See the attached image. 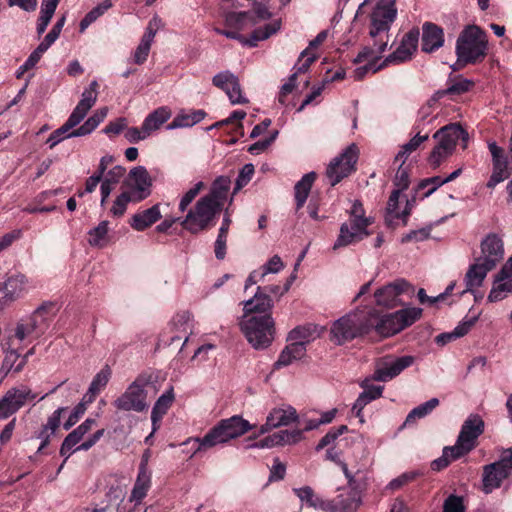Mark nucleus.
Listing matches in <instances>:
<instances>
[{"instance_id":"f257e3e1","label":"nucleus","mask_w":512,"mask_h":512,"mask_svg":"<svg viewBox=\"0 0 512 512\" xmlns=\"http://www.w3.org/2000/svg\"><path fill=\"white\" fill-rule=\"evenodd\" d=\"M396 0H380L370 15L369 36L372 43L363 47L357 61L380 58L389 43V30L394 22L397 9Z\"/></svg>"},{"instance_id":"f03ea898","label":"nucleus","mask_w":512,"mask_h":512,"mask_svg":"<svg viewBox=\"0 0 512 512\" xmlns=\"http://www.w3.org/2000/svg\"><path fill=\"white\" fill-rule=\"evenodd\" d=\"M252 429L249 422L240 416H232L221 420L204 437L189 438L184 444L193 443L195 446L193 455L210 449L218 444H224L231 439L237 438Z\"/></svg>"},{"instance_id":"7ed1b4c3","label":"nucleus","mask_w":512,"mask_h":512,"mask_svg":"<svg viewBox=\"0 0 512 512\" xmlns=\"http://www.w3.org/2000/svg\"><path fill=\"white\" fill-rule=\"evenodd\" d=\"M372 326L369 311L350 312L333 322L330 329L331 341L342 345L366 334Z\"/></svg>"},{"instance_id":"20e7f679","label":"nucleus","mask_w":512,"mask_h":512,"mask_svg":"<svg viewBox=\"0 0 512 512\" xmlns=\"http://www.w3.org/2000/svg\"><path fill=\"white\" fill-rule=\"evenodd\" d=\"M487 46L486 33L476 25L467 26L456 42L458 62L463 64L481 62L487 54Z\"/></svg>"},{"instance_id":"39448f33","label":"nucleus","mask_w":512,"mask_h":512,"mask_svg":"<svg viewBox=\"0 0 512 512\" xmlns=\"http://www.w3.org/2000/svg\"><path fill=\"white\" fill-rule=\"evenodd\" d=\"M240 329L255 349L267 348L274 339V320L271 314L243 315Z\"/></svg>"},{"instance_id":"423d86ee","label":"nucleus","mask_w":512,"mask_h":512,"mask_svg":"<svg viewBox=\"0 0 512 512\" xmlns=\"http://www.w3.org/2000/svg\"><path fill=\"white\" fill-rule=\"evenodd\" d=\"M371 223V219L365 216L362 203L357 200L354 201L349 220L341 225L333 249L346 247L367 237L369 235L367 228Z\"/></svg>"},{"instance_id":"0eeeda50","label":"nucleus","mask_w":512,"mask_h":512,"mask_svg":"<svg viewBox=\"0 0 512 512\" xmlns=\"http://www.w3.org/2000/svg\"><path fill=\"white\" fill-rule=\"evenodd\" d=\"M180 225L191 234H198L210 229L215 224V217L220 212L209 198L201 197L195 205L186 210Z\"/></svg>"},{"instance_id":"6e6552de","label":"nucleus","mask_w":512,"mask_h":512,"mask_svg":"<svg viewBox=\"0 0 512 512\" xmlns=\"http://www.w3.org/2000/svg\"><path fill=\"white\" fill-rule=\"evenodd\" d=\"M358 157V147L351 144L329 163L326 169V177L331 186H335L356 170Z\"/></svg>"},{"instance_id":"1a4fd4ad","label":"nucleus","mask_w":512,"mask_h":512,"mask_svg":"<svg viewBox=\"0 0 512 512\" xmlns=\"http://www.w3.org/2000/svg\"><path fill=\"white\" fill-rule=\"evenodd\" d=\"M48 308V305H41L30 315L21 318L16 323L14 337L19 341L40 337L47 328L46 313Z\"/></svg>"},{"instance_id":"9d476101","label":"nucleus","mask_w":512,"mask_h":512,"mask_svg":"<svg viewBox=\"0 0 512 512\" xmlns=\"http://www.w3.org/2000/svg\"><path fill=\"white\" fill-rule=\"evenodd\" d=\"M145 380L143 378L136 379L131 383L125 392L119 396L113 405L118 410L143 412L148 408L145 392Z\"/></svg>"},{"instance_id":"9b49d317","label":"nucleus","mask_w":512,"mask_h":512,"mask_svg":"<svg viewBox=\"0 0 512 512\" xmlns=\"http://www.w3.org/2000/svg\"><path fill=\"white\" fill-rule=\"evenodd\" d=\"M414 362L415 357L411 355L383 357L376 362L372 379L380 382L390 381L412 366Z\"/></svg>"},{"instance_id":"f8f14e48","label":"nucleus","mask_w":512,"mask_h":512,"mask_svg":"<svg viewBox=\"0 0 512 512\" xmlns=\"http://www.w3.org/2000/svg\"><path fill=\"white\" fill-rule=\"evenodd\" d=\"M36 397L37 394L26 385L10 388L0 399V420L9 418Z\"/></svg>"},{"instance_id":"ddd939ff","label":"nucleus","mask_w":512,"mask_h":512,"mask_svg":"<svg viewBox=\"0 0 512 512\" xmlns=\"http://www.w3.org/2000/svg\"><path fill=\"white\" fill-rule=\"evenodd\" d=\"M512 295V256L494 275L487 295L488 303H498Z\"/></svg>"},{"instance_id":"4468645a","label":"nucleus","mask_w":512,"mask_h":512,"mask_svg":"<svg viewBox=\"0 0 512 512\" xmlns=\"http://www.w3.org/2000/svg\"><path fill=\"white\" fill-rule=\"evenodd\" d=\"M506 467V461L499 459L493 463L484 465L482 468L481 490L484 494H491L499 489L503 482L510 476Z\"/></svg>"},{"instance_id":"2eb2a0df","label":"nucleus","mask_w":512,"mask_h":512,"mask_svg":"<svg viewBox=\"0 0 512 512\" xmlns=\"http://www.w3.org/2000/svg\"><path fill=\"white\" fill-rule=\"evenodd\" d=\"M281 26V22L279 20H275L266 24L264 27H259L255 29L250 38H245L236 30H227V29H219L216 28V33L223 35L230 39H235L240 41L244 45H248L250 47H254L257 45L259 41H263L268 39L270 36L275 34Z\"/></svg>"},{"instance_id":"dca6fc26","label":"nucleus","mask_w":512,"mask_h":512,"mask_svg":"<svg viewBox=\"0 0 512 512\" xmlns=\"http://www.w3.org/2000/svg\"><path fill=\"white\" fill-rule=\"evenodd\" d=\"M32 288L31 282L23 274H15L0 283V303L12 302Z\"/></svg>"},{"instance_id":"f3484780","label":"nucleus","mask_w":512,"mask_h":512,"mask_svg":"<svg viewBox=\"0 0 512 512\" xmlns=\"http://www.w3.org/2000/svg\"><path fill=\"white\" fill-rule=\"evenodd\" d=\"M433 138L438 141L436 146L453 153L459 140H462L463 148L467 147L469 136L459 124H449L436 131Z\"/></svg>"},{"instance_id":"a211bd4d","label":"nucleus","mask_w":512,"mask_h":512,"mask_svg":"<svg viewBox=\"0 0 512 512\" xmlns=\"http://www.w3.org/2000/svg\"><path fill=\"white\" fill-rule=\"evenodd\" d=\"M433 138L438 141L436 146L453 153L459 140H462L463 148L467 147L469 136L459 124H449L436 131Z\"/></svg>"},{"instance_id":"6ab92c4d","label":"nucleus","mask_w":512,"mask_h":512,"mask_svg":"<svg viewBox=\"0 0 512 512\" xmlns=\"http://www.w3.org/2000/svg\"><path fill=\"white\" fill-rule=\"evenodd\" d=\"M433 138L438 141L436 146L453 153L459 140H462L463 148L467 147L469 136L459 124H449L436 131Z\"/></svg>"},{"instance_id":"aec40b11","label":"nucleus","mask_w":512,"mask_h":512,"mask_svg":"<svg viewBox=\"0 0 512 512\" xmlns=\"http://www.w3.org/2000/svg\"><path fill=\"white\" fill-rule=\"evenodd\" d=\"M481 254L478 260L496 268L504 257V245L501 237L495 233L488 234L480 244Z\"/></svg>"},{"instance_id":"412c9836","label":"nucleus","mask_w":512,"mask_h":512,"mask_svg":"<svg viewBox=\"0 0 512 512\" xmlns=\"http://www.w3.org/2000/svg\"><path fill=\"white\" fill-rule=\"evenodd\" d=\"M127 185L136 201L146 199L151 193L150 187L152 185L147 169L143 166H137L131 169L128 174Z\"/></svg>"},{"instance_id":"4be33fe9","label":"nucleus","mask_w":512,"mask_h":512,"mask_svg":"<svg viewBox=\"0 0 512 512\" xmlns=\"http://www.w3.org/2000/svg\"><path fill=\"white\" fill-rule=\"evenodd\" d=\"M494 269L495 268L491 267L490 264L488 265L475 258L464 275L463 281L465 289L460 292V295L462 296L467 292H473L474 290L481 288L488 273Z\"/></svg>"},{"instance_id":"5701e85b","label":"nucleus","mask_w":512,"mask_h":512,"mask_svg":"<svg viewBox=\"0 0 512 512\" xmlns=\"http://www.w3.org/2000/svg\"><path fill=\"white\" fill-rule=\"evenodd\" d=\"M410 289V284L404 279L385 285L375 292V299L378 305L395 307L399 303V296Z\"/></svg>"},{"instance_id":"b1692460","label":"nucleus","mask_w":512,"mask_h":512,"mask_svg":"<svg viewBox=\"0 0 512 512\" xmlns=\"http://www.w3.org/2000/svg\"><path fill=\"white\" fill-rule=\"evenodd\" d=\"M419 35L418 29H412L406 33L397 49L384 60L386 65L389 63H401L411 59L417 49Z\"/></svg>"},{"instance_id":"393cba45","label":"nucleus","mask_w":512,"mask_h":512,"mask_svg":"<svg viewBox=\"0 0 512 512\" xmlns=\"http://www.w3.org/2000/svg\"><path fill=\"white\" fill-rule=\"evenodd\" d=\"M488 148L492 155L493 171L487 182V187L494 188L508 177V162L504 155V150L495 142H489Z\"/></svg>"},{"instance_id":"a878e982","label":"nucleus","mask_w":512,"mask_h":512,"mask_svg":"<svg viewBox=\"0 0 512 512\" xmlns=\"http://www.w3.org/2000/svg\"><path fill=\"white\" fill-rule=\"evenodd\" d=\"M298 420V415L290 405L274 408L266 418V423L261 426L260 433L264 434L270 429L280 426H288Z\"/></svg>"},{"instance_id":"bb28decb","label":"nucleus","mask_w":512,"mask_h":512,"mask_svg":"<svg viewBox=\"0 0 512 512\" xmlns=\"http://www.w3.org/2000/svg\"><path fill=\"white\" fill-rule=\"evenodd\" d=\"M332 510L327 512H354L361 504V497L358 490L347 487L340 490V493L333 500H328Z\"/></svg>"},{"instance_id":"cd10ccee","label":"nucleus","mask_w":512,"mask_h":512,"mask_svg":"<svg viewBox=\"0 0 512 512\" xmlns=\"http://www.w3.org/2000/svg\"><path fill=\"white\" fill-rule=\"evenodd\" d=\"M484 422L479 415L471 414L463 423L458 439L474 449L477 438L483 433Z\"/></svg>"},{"instance_id":"c85d7f7f","label":"nucleus","mask_w":512,"mask_h":512,"mask_svg":"<svg viewBox=\"0 0 512 512\" xmlns=\"http://www.w3.org/2000/svg\"><path fill=\"white\" fill-rule=\"evenodd\" d=\"M273 307L271 297L262 291V287L258 286L254 296L243 302V315H264L270 314Z\"/></svg>"},{"instance_id":"c756f323","label":"nucleus","mask_w":512,"mask_h":512,"mask_svg":"<svg viewBox=\"0 0 512 512\" xmlns=\"http://www.w3.org/2000/svg\"><path fill=\"white\" fill-rule=\"evenodd\" d=\"M443 44V29L432 22H425L422 26V51L426 53H431L441 48Z\"/></svg>"},{"instance_id":"7c9ffc66","label":"nucleus","mask_w":512,"mask_h":512,"mask_svg":"<svg viewBox=\"0 0 512 512\" xmlns=\"http://www.w3.org/2000/svg\"><path fill=\"white\" fill-rule=\"evenodd\" d=\"M97 81H92L87 89H85L81 95V100L70 114V118L80 124L85 118L88 111L94 106L97 100Z\"/></svg>"},{"instance_id":"2f4dec72","label":"nucleus","mask_w":512,"mask_h":512,"mask_svg":"<svg viewBox=\"0 0 512 512\" xmlns=\"http://www.w3.org/2000/svg\"><path fill=\"white\" fill-rule=\"evenodd\" d=\"M302 438L301 430H280L276 433H273L258 443L253 444V447L258 448H271L278 445H286V444H295L299 442Z\"/></svg>"},{"instance_id":"473e14b6","label":"nucleus","mask_w":512,"mask_h":512,"mask_svg":"<svg viewBox=\"0 0 512 512\" xmlns=\"http://www.w3.org/2000/svg\"><path fill=\"white\" fill-rule=\"evenodd\" d=\"M26 366L25 358H21V354L13 348L4 350V358L0 367V377L4 379L10 373L17 374Z\"/></svg>"},{"instance_id":"72a5a7b5","label":"nucleus","mask_w":512,"mask_h":512,"mask_svg":"<svg viewBox=\"0 0 512 512\" xmlns=\"http://www.w3.org/2000/svg\"><path fill=\"white\" fill-rule=\"evenodd\" d=\"M161 217L160 205L155 204L146 210L135 213L130 220V225L136 231H144Z\"/></svg>"},{"instance_id":"f704fd0d","label":"nucleus","mask_w":512,"mask_h":512,"mask_svg":"<svg viewBox=\"0 0 512 512\" xmlns=\"http://www.w3.org/2000/svg\"><path fill=\"white\" fill-rule=\"evenodd\" d=\"M66 410L67 408L65 407H60L55 410L48 418L47 423L36 435V438L41 440L40 446L37 449V453H41L42 450L49 444L50 438L55 434L56 430L60 426L61 415Z\"/></svg>"},{"instance_id":"c9c22d12","label":"nucleus","mask_w":512,"mask_h":512,"mask_svg":"<svg viewBox=\"0 0 512 512\" xmlns=\"http://www.w3.org/2000/svg\"><path fill=\"white\" fill-rule=\"evenodd\" d=\"M191 314L189 312H182L177 314L172 320V330L176 333L170 340H164L167 345H171L174 341L184 338V344L188 340V335L191 333Z\"/></svg>"},{"instance_id":"e433bc0d","label":"nucleus","mask_w":512,"mask_h":512,"mask_svg":"<svg viewBox=\"0 0 512 512\" xmlns=\"http://www.w3.org/2000/svg\"><path fill=\"white\" fill-rule=\"evenodd\" d=\"M293 492L300 499V501L308 507L325 512H327V510H332V506H330L328 500H325L317 495L310 486L294 488Z\"/></svg>"},{"instance_id":"4c0bfd02","label":"nucleus","mask_w":512,"mask_h":512,"mask_svg":"<svg viewBox=\"0 0 512 512\" xmlns=\"http://www.w3.org/2000/svg\"><path fill=\"white\" fill-rule=\"evenodd\" d=\"M306 346L302 342L293 341L287 345L280 353L278 360L275 362V369H280L292 364L294 361L300 360L305 356Z\"/></svg>"},{"instance_id":"58836bf2","label":"nucleus","mask_w":512,"mask_h":512,"mask_svg":"<svg viewBox=\"0 0 512 512\" xmlns=\"http://www.w3.org/2000/svg\"><path fill=\"white\" fill-rule=\"evenodd\" d=\"M206 117V112L204 110H191V111H181L179 112L172 122L167 125L168 130H174L178 128H188L192 127L195 124L201 122Z\"/></svg>"},{"instance_id":"ea45409f","label":"nucleus","mask_w":512,"mask_h":512,"mask_svg":"<svg viewBox=\"0 0 512 512\" xmlns=\"http://www.w3.org/2000/svg\"><path fill=\"white\" fill-rule=\"evenodd\" d=\"M230 184L231 181L228 177L220 176L214 180L210 192L204 197L209 198L212 204L216 205V207L221 211L224 202L227 199Z\"/></svg>"},{"instance_id":"a19ab883","label":"nucleus","mask_w":512,"mask_h":512,"mask_svg":"<svg viewBox=\"0 0 512 512\" xmlns=\"http://www.w3.org/2000/svg\"><path fill=\"white\" fill-rule=\"evenodd\" d=\"M479 318V315H475L472 317H465L452 332L442 333L436 336L435 341L438 345H445L450 341L463 337L466 335L471 328L475 325Z\"/></svg>"},{"instance_id":"79ce46f5","label":"nucleus","mask_w":512,"mask_h":512,"mask_svg":"<svg viewBox=\"0 0 512 512\" xmlns=\"http://www.w3.org/2000/svg\"><path fill=\"white\" fill-rule=\"evenodd\" d=\"M172 115L171 109L167 106H161L151 113H149L144 119L142 125L144 130L147 131L149 136L157 131L165 122H167Z\"/></svg>"},{"instance_id":"37998d69","label":"nucleus","mask_w":512,"mask_h":512,"mask_svg":"<svg viewBox=\"0 0 512 512\" xmlns=\"http://www.w3.org/2000/svg\"><path fill=\"white\" fill-rule=\"evenodd\" d=\"M253 13L251 12H235L231 11L225 15V24L227 27L236 30H246L257 24Z\"/></svg>"},{"instance_id":"c03bdc74","label":"nucleus","mask_w":512,"mask_h":512,"mask_svg":"<svg viewBox=\"0 0 512 512\" xmlns=\"http://www.w3.org/2000/svg\"><path fill=\"white\" fill-rule=\"evenodd\" d=\"M174 400L173 389L170 388L168 391L163 393L154 404V407L151 412V421L153 425V432H156L159 429L158 422L162 419V417L166 414L169 407L171 406Z\"/></svg>"},{"instance_id":"a18cd8bd","label":"nucleus","mask_w":512,"mask_h":512,"mask_svg":"<svg viewBox=\"0 0 512 512\" xmlns=\"http://www.w3.org/2000/svg\"><path fill=\"white\" fill-rule=\"evenodd\" d=\"M315 179L316 173L309 172L296 183L294 190L297 210L304 206Z\"/></svg>"},{"instance_id":"49530a36","label":"nucleus","mask_w":512,"mask_h":512,"mask_svg":"<svg viewBox=\"0 0 512 512\" xmlns=\"http://www.w3.org/2000/svg\"><path fill=\"white\" fill-rule=\"evenodd\" d=\"M151 486V472H140L131 491L130 502L135 504L140 503L147 495L148 490Z\"/></svg>"},{"instance_id":"de8ad7c7","label":"nucleus","mask_w":512,"mask_h":512,"mask_svg":"<svg viewBox=\"0 0 512 512\" xmlns=\"http://www.w3.org/2000/svg\"><path fill=\"white\" fill-rule=\"evenodd\" d=\"M111 376V370L108 366L102 368L93 378L88 392L84 396L87 402H93L96 395L107 385Z\"/></svg>"},{"instance_id":"09e8293b","label":"nucleus","mask_w":512,"mask_h":512,"mask_svg":"<svg viewBox=\"0 0 512 512\" xmlns=\"http://www.w3.org/2000/svg\"><path fill=\"white\" fill-rule=\"evenodd\" d=\"M78 124L74 122L70 117L67 121L58 129L53 131L47 139L49 147L52 149L61 141L72 137H81V135H74V129Z\"/></svg>"},{"instance_id":"8fccbe9b","label":"nucleus","mask_w":512,"mask_h":512,"mask_svg":"<svg viewBox=\"0 0 512 512\" xmlns=\"http://www.w3.org/2000/svg\"><path fill=\"white\" fill-rule=\"evenodd\" d=\"M375 329L381 336L388 337L402 331V325H400L396 312H394L382 316Z\"/></svg>"},{"instance_id":"3c124183","label":"nucleus","mask_w":512,"mask_h":512,"mask_svg":"<svg viewBox=\"0 0 512 512\" xmlns=\"http://www.w3.org/2000/svg\"><path fill=\"white\" fill-rule=\"evenodd\" d=\"M382 58H374V59H366L362 61H357V57L355 58V63H362L366 62L364 65L357 67L353 71L352 77L354 80L359 81L365 78L368 74H374L384 68L386 66L385 61L383 60L380 64H378V61Z\"/></svg>"},{"instance_id":"603ef678","label":"nucleus","mask_w":512,"mask_h":512,"mask_svg":"<svg viewBox=\"0 0 512 512\" xmlns=\"http://www.w3.org/2000/svg\"><path fill=\"white\" fill-rule=\"evenodd\" d=\"M108 109L101 108L94 112L80 127L74 129V135L86 136L92 133L98 125L106 118Z\"/></svg>"},{"instance_id":"864d4df0","label":"nucleus","mask_w":512,"mask_h":512,"mask_svg":"<svg viewBox=\"0 0 512 512\" xmlns=\"http://www.w3.org/2000/svg\"><path fill=\"white\" fill-rule=\"evenodd\" d=\"M95 424V419L87 418L82 424L66 436L64 439V449L74 447L78 444L84 435L88 433Z\"/></svg>"},{"instance_id":"5fc2aeb1","label":"nucleus","mask_w":512,"mask_h":512,"mask_svg":"<svg viewBox=\"0 0 512 512\" xmlns=\"http://www.w3.org/2000/svg\"><path fill=\"white\" fill-rule=\"evenodd\" d=\"M109 222L101 221L98 226L89 231L88 243L93 247H104L107 244Z\"/></svg>"},{"instance_id":"6e6d98bb","label":"nucleus","mask_w":512,"mask_h":512,"mask_svg":"<svg viewBox=\"0 0 512 512\" xmlns=\"http://www.w3.org/2000/svg\"><path fill=\"white\" fill-rule=\"evenodd\" d=\"M439 405L437 398H431L425 403L413 408L406 417L405 424H409L416 419H421L430 414Z\"/></svg>"},{"instance_id":"4d7b16f0","label":"nucleus","mask_w":512,"mask_h":512,"mask_svg":"<svg viewBox=\"0 0 512 512\" xmlns=\"http://www.w3.org/2000/svg\"><path fill=\"white\" fill-rule=\"evenodd\" d=\"M429 135H420L417 134L414 136L409 142L401 146V149L395 156V161H401L402 164L405 163L409 155L414 152L423 142L428 140Z\"/></svg>"},{"instance_id":"13d9d810","label":"nucleus","mask_w":512,"mask_h":512,"mask_svg":"<svg viewBox=\"0 0 512 512\" xmlns=\"http://www.w3.org/2000/svg\"><path fill=\"white\" fill-rule=\"evenodd\" d=\"M112 7L111 0H105L91 11H89L80 22V31H85L94 21Z\"/></svg>"},{"instance_id":"bf43d9fd","label":"nucleus","mask_w":512,"mask_h":512,"mask_svg":"<svg viewBox=\"0 0 512 512\" xmlns=\"http://www.w3.org/2000/svg\"><path fill=\"white\" fill-rule=\"evenodd\" d=\"M472 86L473 82L471 80L458 77L453 80L451 79L448 87L446 89L439 90L438 92H442L443 97L445 95H460L469 91Z\"/></svg>"},{"instance_id":"052dcab7","label":"nucleus","mask_w":512,"mask_h":512,"mask_svg":"<svg viewBox=\"0 0 512 512\" xmlns=\"http://www.w3.org/2000/svg\"><path fill=\"white\" fill-rule=\"evenodd\" d=\"M130 202L137 203L138 201H136L134 199V195L129 190L122 192L115 199V201L110 209L111 214L115 217H121L125 213V211L127 209V205Z\"/></svg>"},{"instance_id":"680f3d73","label":"nucleus","mask_w":512,"mask_h":512,"mask_svg":"<svg viewBox=\"0 0 512 512\" xmlns=\"http://www.w3.org/2000/svg\"><path fill=\"white\" fill-rule=\"evenodd\" d=\"M402 330L416 322L422 315V309L410 307L396 311Z\"/></svg>"},{"instance_id":"e2e57ef3","label":"nucleus","mask_w":512,"mask_h":512,"mask_svg":"<svg viewBox=\"0 0 512 512\" xmlns=\"http://www.w3.org/2000/svg\"><path fill=\"white\" fill-rule=\"evenodd\" d=\"M400 189H396L394 190L390 197H389V200H388V203H387V219L389 221H392L393 219L397 218V219H405L408 215V212H403L402 214H400L398 212V202H399V196H400Z\"/></svg>"},{"instance_id":"0e129e2a","label":"nucleus","mask_w":512,"mask_h":512,"mask_svg":"<svg viewBox=\"0 0 512 512\" xmlns=\"http://www.w3.org/2000/svg\"><path fill=\"white\" fill-rule=\"evenodd\" d=\"M204 188V183L202 181L197 182L193 187H191L188 191L184 193L181 197L178 205V209L180 212L184 213L189 208L190 204L193 200L198 196L200 191Z\"/></svg>"},{"instance_id":"69168bd1","label":"nucleus","mask_w":512,"mask_h":512,"mask_svg":"<svg viewBox=\"0 0 512 512\" xmlns=\"http://www.w3.org/2000/svg\"><path fill=\"white\" fill-rule=\"evenodd\" d=\"M204 188V183L202 181L197 182L193 187H191L188 191L184 193L181 197L178 205V209L180 212L184 213L189 208L190 204L193 200L198 196L200 191Z\"/></svg>"},{"instance_id":"338daca9","label":"nucleus","mask_w":512,"mask_h":512,"mask_svg":"<svg viewBox=\"0 0 512 512\" xmlns=\"http://www.w3.org/2000/svg\"><path fill=\"white\" fill-rule=\"evenodd\" d=\"M237 80L238 78L230 71H223L213 77L212 83L225 92L232 86V84H235Z\"/></svg>"},{"instance_id":"774afa93","label":"nucleus","mask_w":512,"mask_h":512,"mask_svg":"<svg viewBox=\"0 0 512 512\" xmlns=\"http://www.w3.org/2000/svg\"><path fill=\"white\" fill-rule=\"evenodd\" d=\"M465 510L463 497L451 494L445 499L442 512H465Z\"/></svg>"}]
</instances>
